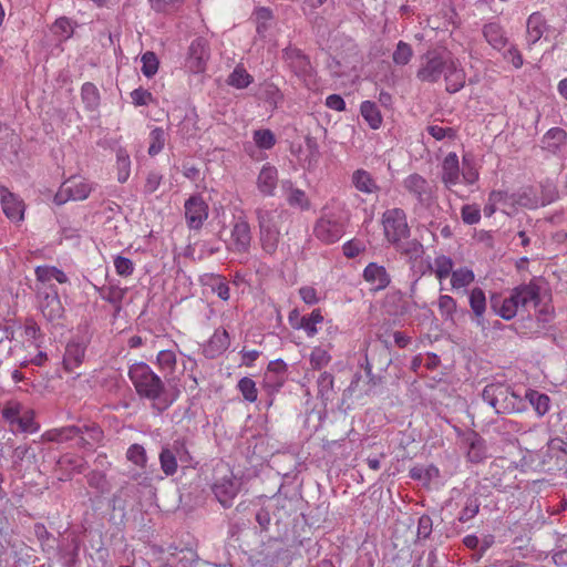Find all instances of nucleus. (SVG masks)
Wrapping results in <instances>:
<instances>
[{"label": "nucleus", "instance_id": "1", "mask_svg": "<svg viewBox=\"0 0 567 567\" xmlns=\"http://www.w3.org/2000/svg\"><path fill=\"white\" fill-rule=\"evenodd\" d=\"M128 378L137 395L151 402L156 413H163L178 399L179 391L167 389L164 381L145 362H135L128 368Z\"/></svg>", "mask_w": 567, "mask_h": 567}, {"label": "nucleus", "instance_id": "2", "mask_svg": "<svg viewBox=\"0 0 567 567\" xmlns=\"http://www.w3.org/2000/svg\"><path fill=\"white\" fill-rule=\"evenodd\" d=\"M383 234L388 243L405 256L416 257L422 251L423 246L417 240L404 243L410 237V226L406 214L402 208L393 207L383 212L381 217Z\"/></svg>", "mask_w": 567, "mask_h": 567}, {"label": "nucleus", "instance_id": "3", "mask_svg": "<svg viewBox=\"0 0 567 567\" xmlns=\"http://www.w3.org/2000/svg\"><path fill=\"white\" fill-rule=\"evenodd\" d=\"M349 224L348 213L341 207H324L313 226L315 237L324 245L339 241Z\"/></svg>", "mask_w": 567, "mask_h": 567}, {"label": "nucleus", "instance_id": "4", "mask_svg": "<svg viewBox=\"0 0 567 567\" xmlns=\"http://www.w3.org/2000/svg\"><path fill=\"white\" fill-rule=\"evenodd\" d=\"M539 301V291L536 286L525 285L513 290L508 298L499 300L498 297L491 298L492 309L504 320L513 319L519 309L536 307Z\"/></svg>", "mask_w": 567, "mask_h": 567}, {"label": "nucleus", "instance_id": "5", "mask_svg": "<svg viewBox=\"0 0 567 567\" xmlns=\"http://www.w3.org/2000/svg\"><path fill=\"white\" fill-rule=\"evenodd\" d=\"M482 398L498 414L520 412L524 409L522 398L508 385L502 383L487 384L482 392Z\"/></svg>", "mask_w": 567, "mask_h": 567}, {"label": "nucleus", "instance_id": "6", "mask_svg": "<svg viewBox=\"0 0 567 567\" xmlns=\"http://www.w3.org/2000/svg\"><path fill=\"white\" fill-rule=\"evenodd\" d=\"M210 59V47L205 38L194 39L187 50L185 69L192 74H202Z\"/></svg>", "mask_w": 567, "mask_h": 567}, {"label": "nucleus", "instance_id": "7", "mask_svg": "<svg viewBox=\"0 0 567 567\" xmlns=\"http://www.w3.org/2000/svg\"><path fill=\"white\" fill-rule=\"evenodd\" d=\"M92 192L91 184L81 176H73L66 179L54 196L56 205H63L69 200H84Z\"/></svg>", "mask_w": 567, "mask_h": 567}, {"label": "nucleus", "instance_id": "8", "mask_svg": "<svg viewBox=\"0 0 567 567\" xmlns=\"http://www.w3.org/2000/svg\"><path fill=\"white\" fill-rule=\"evenodd\" d=\"M284 58L296 75L302 79L308 89H312L317 85L316 74L310 61L300 50L295 48L286 49Z\"/></svg>", "mask_w": 567, "mask_h": 567}, {"label": "nucleus", "instance_id": "9", "mask_svg": "<svg viewBox=\"0 0 567 567\" xmlns=\"http://www.w3.org/2000/svg\"><path fill=\"white\" fill-rule=\"evenodd\" d=\"M449 60L436 51H429L421 58V65L416 76L422 82L435 83L445 71Z\"/></svg>", "mask_w": 567, "mask_h": 567}, {"label": "nucleus", "instance_id": "10", "mask_svg": "<svg viewBox=\"0 0 567 567\" xmlns=\"http://www.w3.org/2000/svg\"><path fill=\"white\" fill-rule=\"evenodd\" d=\"M250 245V225L245 217H238L233 224L230 237L227 241V249L235 254H246L249 251Z\"/></svg>", "mask_w": 567, "mask_h": 567}, {"label": "nucleus", "instance_id": "11", "mask_svg": "<svg viewBox=\"0 0 567 567\" xmlns=\"http://www.w3.org/2000/svg\"><path fill=\"white\" fill-rule=\"evenodd\" d=\"M186 224L189 229L199 230L208 218V205L198 195L190 196L184 204Z\"/></svg>", "mask_w": 567, "mask_h": 567}, {"label": "nucleus", "instance_id": "12", "mask_svg": "<svg viewBox=\"0 0 567 567\" xmlns=\"http://www.w3.org/2000/svg\"><path fill=\"white\" fill-rule=\"evenodd\" d=\"M212 491L220 505L227 508L233 505L235 497L239 493L240 483H238L233 473L229 472L227 475L214 482Z\"/></svg>", "mask_w": 567, "mask_h": 567}, {"label": "nucleus", "instance_id": "13", "mask_svg": "<svg viewBox=\"0 0 567 567\" xmlns=\"http://www.w3.org/2000/svg\"><path fill=\"white\" fill-rule=\"evenodd\" d=\"M0 203L7 218L17 223L23 220L25 209L23 200L6 186H0Z\"/></svg>", "mask_w": 567, "mask_h": 567}, {"label": "nucleus", "instance_id": "14", "mask_svg": "<svg viewBox=\"0 0 567 567\" xmlns=\"http://www.w3.org/2000/svg\"><path fill=\"white\" fill-rule=\"evenodd\" d=\"M362 277L373 292L384 290L391 282V276L385 267L377 262L368 264L363 269Z\"/></svg>", "mask_w": 567, "mask_h": 567}, {"label": "nucleus", "instance_id": "15", "mask_svg": "<svg viewBox=\"0 0 567 567\" xmlns=\"http://www.w3.org/2000/svg\"><path fill=\"white\" fill-rule=\"evenodd\" d=\"M403 186L415 196L420 204H425L431 199L432 190L429 182L416 173L406 176L403 179Z\"/></svg>", "mask_w": 567, "mask_h": 567}, {"label": "nucleus", "instance_id": "16", "mask_svg": "<svg viewBox=\"0 0 567 567\" xmlns=\"http://www.w3.org/2000/svg\"><path fill=\"white\" fill-rule=\"evenodd\" d=\"M444 79L449 93H456L464 87L466 73L457 60L449 59L444 71Z\"/></svg>", "mask_w": 567, "mask_h": 567}, {"label": "nucleus", "instance_id": "17", "mask_svg": "<svg viewBox=\"0 0 567 567\" xmlns=\"http://www.w3.org/2000/svg\"><path fill=\"white\" fill-rule=\"evenodd\" d=\"M442 182L446 188L452 189L461 182V168L455 153H449L442 163Z\"/></svg>", "mask_w": 567, "mask_h": 567}, {"label": "nucleus", "instance_id": "18", "mask_svg": "<svg viewBox=\"0 0 567 567\" xmlns=\"http://www.w3.org/2000/svg\"><path fill=\"white\" fill-rule=\"evenodd\" d=\"M278 184V171L270 164H265L257 177V188L264 196H274Z\"/></svg>", "mask_w": 567, "mask_h": 567}, {"label": "nucleus", "instance_id": "19", "mask_svg": "<svg viewBox=\"0 0 567 567\" xmlns=\"http://www.w3.org/2000/svg\"><path fill=\"white\" fill-rule=\"evenodd\" d=\"M40 309L50 321L62 318L64 308L54 287H51V292H48L40 301Z\"/></svg>", "mask_w": 567, "mask_h": 567}, {"label": "nucleus", "instance_id": "20", "mask_svg": "<svg viewBox=\"0 0 567 567\" xmlns=\"http://www.w3.org/2000/svg\"><path fill=\"white\" fill-rule=\"evenodd\" d=\"M85 357V346L79 341H70L65 347L63 355V367L68 372H73L79 368Z\"/></svg>", "mask_w": 567, "mask_h": 567}, {"label": "nucleus", "instance_id": "21", "mask_svg": "<svg viewBox=\"0 0 567 567\" xmlns=\"http://www.w3.org/2000/svg\"><path fill=\"white\" fill-rule=\"evenodd\" d=\"M467 445L466 457L472 463H481L487 457L485 441L475 432L470 433L464 439Z\"/></svg>", "mask_w": 567, "mask_h": 567}, {"label": "nucleus", "instance_id": "22", "mask_svg": "<svg viewBox=\"0 0 567 567\" xmlns=\"http://www.w3.org/2000/svg\"><path fill=\"white\" fill-rule=\"evenodd\" d=\"M286 217V213L278 209H260L257 213L259 229L278 230Z\"/></svg>", "mask_w": 567, "mask_h": 567}, {"label": "nucleus", "instance_id": "23", "mask_svg": "<svg viewBox=\"0 0 567 567\" xmlns=\"http://www.w3.org/2000/svg\"><path fill=\"white\" fill-rule=\"evenodd\" d=\"M470 307L473 311L475 321L478 326L484 324V315L486 312V297L482 288L475 287L468 296Z\"/></svg>", "mask_w": 567, "mask_h": 567}, {"label": "nucleus", "instance_id": "24", "mask_svg": "<svg viewBox=\"0 0 567 567\" xmlns=\"http://www.w3.org/2000/svg\"><path fill=\"white\" fill-rule=\"evenodd\" d=\"M566 132L560 127H553L543 136L542 145L544 150L556 154L560 152L561 147L566 144Z\"/></svg>", "mask_w": 567, "mask_h": 567}, {"label": "nucleus", "instance_id": "25", "mask_svg": "<svg viewBox=\"0 0 567 567\" xmlns=\"http://www.w3.org/2000/svg\"><path fill=\"white\" fill-rule=\"evenodd\" d=\"M282 188L287 189L286 199L291 207L299 208L300 210L310 209V199L302 189L293 188L290 181L284 182Z\"/></svg>", "mask_w": 567, "mask_h": 567}, {"label": "nucleus", "instance_id": "26", "mask_svg": "<svg viewBox=\"0 0 567 567\" xmlns=\"http://www.w3.org/2000/svg\"><path fill=\"white\" fill-rule=\"evenodd\" d=\"M454 267V261L450 256L440 254L436 255L433 261L429 265L431 272L435 276V278L442 282L447 279Z\"/></svg>", "mask_w": 567, "mask_h": 567}, {"label": "nucleus", "instance_id": "27", "mask_svg": "<svg viewBox=\"0 0 567 567\" xmlns=\"http://www.w3.org/2000/svg\"><path fill=\"white\" fill-rule=\"evenodd\" d=\"M351 181L355 189L361 193L370 195L379 190L375 179L365 169L359 168L354 171Z\"/></svg>", "mask_w": 567, "mask_h": 567}, {"label": "nucleus", "instance_id": "28", "mask_svg": "<svg viewBox=\"0 0 567 567\" xmlns=\"http://www.w3.org/2000/svg\"><path fill=\"white\" fill-rule=\"evenodd\" d=\"M323 322V316L320 309H313L310 315L302 316L293 329H302L307 337L313 338L318 333V326Z\"/></svg>", "mask_w": 567, "mask_h": 567}, {"label": "nucleus", "instance_id": "29", "mask_svg": "<svg viewBox=\"0 0 567 567\" xmlns=\"http://www.w3.org/2000/svg\"><path fill=\"white\" fill-rule=\"evenodd\" d=\"M82 432V430L79 426H63L59 429H51L45 431L41 435V440L43 442H65L69 440H72Z\"/></svg>", "mask_w": 567, "mask_h": 567}, {"label": "nucleus", "instance_id": "30", "mask_svg": "<svg viewBox=\"0 0 567 567\" xmlns=\"http://www.w3.org/2000/svg\"><path fill=\"white\" fill-rule=\"evenodd\" d=\"M475 280L474 271L468 267H458L454 269L450 276V284L452 290L458 291L466 289Z\"/></svg>", "mask_w": 567, "mask_h": 567}, {"label": "nucleus", "instance_id": "31", "mask_svg": "<svg viewBox=\"0 0 567 567\" xmlns=\"http://www.w3.org/2000/svg\"><path fill=\"white\" fill-rule=\"evenodd\" d=\"M527 42L535 44L543 37L546 30V23L543 16L538 12L530 14L526 23Z\"/></svg>", "mask_w": 567, "mask_h": 567}, {"label": "nucleus", "instance_id": "32", "mask_svg": "<svg viewBox=\"0 0 567 567\" xmlns=\"http://www.w3.org/2000/svg\"><path fill=\"white\" fill-rule=\"evenodd\" d=\"M230 344V338L227 330H216L212 338L209 339L208 346L206 348V353L209 357H215L216 354L223 353L228 349Z\"/></svg>", "mask_w": 567, "mask_h": 567}, {"label": "nucleus", "instance_id": "33", "mask_svg": "<svg viewBox=\"0 0 567 567\" xmlns=\"http://www.w3.org/2000/svg\"><path fill=\"white\" fill-rule=\"evenodd\" d=\"M360 113L372 130L381 127L383 118L374 102L363 101L360 105Z\"/></svg>", "mask_w": 567, "mask_h": 567}, {"label": "nucleus", "instance_id": "34", "mask_svg": "<svg viewBox=\"0 0 567 567\" xmlns=\"http://www.w3.org/2000/svg\"><path fill=\"white\" fill-rule=\"evenodd\" d=\"M287 364L282 360L270 361L265 373V386H272L270 378L276 375V389H280L286 381Z\"/></svg>", "mask_w": 567, "mask_h": 567}, {"label": "nucleus", "instance_id": "35", "mask_svg": "<svg viewBox=\"0 0 567 567\" xmlns=\"http://www.w3.org/2000/svg\"><path fill=\"white\" fill-rule=\"evenodd\" d=\"M34 272L37 280L42 284L50 282L52 279L59 284H66L69 281L64 271L53 266H38Z\"/></svg>", "mask_w": 567, "mask_h": 567}, {"label": "nucleus", "instance_id": "36", "mask_svg": "<svg viewBox=\"0 0 567 567\" xmlns=\"http://www.w3.org/2000/svg\"><path fill=\"white\" fill-rule=\"evenodd\" d=\"M485 40L496 50H501L506 44V38L503 29L497 23H487L483 28Z\"/></svg>", "mask_w": 567, "mask_h": 567}, {"label": "nucleus", "instance_id": "37", "mask_svg": "<svg viewBox=\"0 0 567 567\" xmlns=\"http://www.w3.org/2000/svg\"><path fill=\"white\" fill-rule=\"evenodd\" d=\"M252 82V75L247 72L243 64L236 65L227 79V84L238 90L248 87Z\"/></svg>", "mask_w": 567, "mask_h": 567}, {"label": "nucleus", "instance_id": "38", "mask_svg": "<svg viewBox=\"0 0 567 567\" xmlns=\"http://www.w3.org/2000/svg\"><path fill=\"white\" fill-rule=\"evenodd\" d=\"M280 240V231L278 230H267V229H259V241L262 251L266 255L272 256L276 254L278 249Z\"/></svg>", "mask_w": 567, "mask_h": 567}, {"label": "nucleus", "instance_id": "39", "mask_svg": "<svg viewBox=\"0 0 567 567\" xmlns=\"http://www.w3.org/2000/svg\"><path fill=\"white\" fill-rule=\"evenodd\" d=\"M116 178L118 183H125L131 175V158L127 151L120 147L116 151Z\"/></svg>", "mask_w": 567, "mask_h": 567}, {"label": "nucleus", "instance_id": "40", "mask_svg": "<svg viewBox=\"0 0 567 567\" xmlns=\"http://www.w3.org/2000/svg\"><path fill=\"white\" fill-rule=\"evenodd\" d=\"M255 22H256V31L261 37L265 38L268 30L271 27L272 21V11L268 8L260 7L257 8L254 12Z\"/></svg>", "mask_w": 567, "mask_h": 567}, {"label": "nucleus", "instance_id": "41", "mask_svg": "<svg viewBox=\"0 0 567 567\" xmlns=\"http://www.w3.org/2000/svg\"><path fill=\"white\" fill-rule=\"evenodd\" d=\"M82 432L79 434L84 446L93 447L103 440V431L96 424L84 425L80 427Z\"/></svg>", "mask_w": 567, "mask_h": 567}, {"label": "nucleus", "instance_id": "42", "mask_svg": "<svg viewBox=\"0 0 567 567\" xmlns=\"http://www.w3.org/2000/svg\"><path fill=\"white\" fill-rule=\"evenodd\" d=\"M24 410L25 406L22 403L16 400H10L4 403L1 413L4 421L8 422L13 430Z\"/></svg>", "mask_w": 567, "mask_h": 567}, {"label": "nucleus", "instance_id": "43", "mask_svg": "<svg viewBox=\"0 0 567 567\" xmlns=\"http://www.w3.org/2000/svg\"><path fill=\"white\" fill-rule=\"evenodd\" d=\"M156 364L164 374H173L177 364L176 353L173 350H161L156 357Z\"/></svg>", "mask_w": 567, "mask_h": 567}, {"label": "nucleus", "instance_id": "44", "mask_svg": "<svg viewBox=\"0 0 567 567\" xmlns=\"http://www.w3.org/2000/svg\"><path fill=\"white\" fill-rule=\"evenodd\" d=\"M331 361V354L328 349L317 346L313 347L310 355H309V362L311 365V369L313 370H321L326 368Z\"/></svg>", "mask_w": 567, "mask_h": 567}, {"label": "nucleus", "instance_id": "45", "mask_svg": "<svg viewBox=\"0 0 567 567\" xmlns=\"http://www.w3.org/2000/svg\"><path fill=\"white\" fill-rule=\"evenodd\" d=\"M525 398L529 401V403L535 409L536 413L539 416L546 414L549 410V398L546 394L539 393L535 390H527L525 393Z\"/></svg>", "mask_w": 567, "mask_h": 567}, {"label": "nucleus", "instance_id": "46", "mask_svg": "<svg viewBox=\"0 0 567 567\" xmlns=\"http://www.w3.org/2000/svg\"><path fill=\"white\" fill-rule=\"evenodd\" d=\"M34 417V411L25 408L14 426L18 431L23 433H35L39 431L40 425L35 422Z\"/></svg>", "mask_w": 567, "mask_h": 567}, {"label": "nucleus", "instance_id": "47", "mask_svg": "<svg viewBox=\"0 0 567 567\" xmlns=\"http://www.w3.org/2000/svg\"><path fill=\"white\" fill-rule=\"evenodd\" d=\"M237 389L241 393L245 401L249 403H254L257 401L258 390L256 386V382L252 379L248 377L241 378L237 383Z\"/></svg>", "mask_w": 567, "mask_h": 567}, {"label": "nucleus", "instance_id": "48", "mask_svg": "<svg viewBox=\"0 0 567 567\" xmlns=\"http://www.w3.org/2000/svg\"><path fill=\"white\" fill-rule=\"evenodd\" d=\"M159 464H161V470L167 476H172L177 472V468H178L177 457L166 446H164L159 453Z\"/></svg>", "mask_w": 567, "mask_h": 567}, {"label": "nucleus", "instance_id": "49", "mask_svg": "<svg viewBox=\"0 0 567 567\" xmlns=\"http://www.w3.org/2000/svg\"><path fill=\"white\" fill-rule=\"evenodd\" d=\"M148 138V154L151 156L159 154L163 151L166 142L165 131L162 127H155L151 131Z\"/></svg>", "mask_w": 567, "mask_h": 567}, {"label": "nucleus", "instance_id": "50", "mask_svg": "<svg viewBox=\"0 0 567 567\" xmlns=\"http://www.w3.org/2000/svg\"><path fill=\"white\" fill-rule=\"evenodd\" d=\"M437 307L441 317L444 320H453L456 311V301L449 295H441L437 300Z\"/></svg>", "mask_w": 567, "mask_h": 567}, {"label": "nucleus", "instance_id": "51", "mask_svg": "<svg viewBox=\"0 0 567 567\" xmlns=\"http://www.w3.org/2000/svg\"><path fill=\"white\" fill-rule=\"evenodd\" d=\"M127 292L126 288H122L116 285L109 286L103 290L102 298L112 303L115 307H120L123 299L125 298V295Z\"/></svg>", "mask_w": 567, "mask_h": 567}, {"label": "nucleus", "instance_id": "52", "mask_svg": "<svg viewBox=\"0 0 567 567\" xmlns=\"http://www.w3.org/2000/svg\"><path fill=\"white\" fill-rule=\"evenodd\" d=\"M51 30L53 34L56 35L60 40H66L73 34L72 22L65 17L56 19Z\"/></svg>", "mask_w": 567, "mask_h": 567}, {"label": "nucleus", "instance_id": "53", "mask_svg": "<svg viewBox=\"0 0 567 567\" xmlns=\"http://www.w3.org/2000/svg\"><path fill=\"white\" fill-rule=\"evenodd\" d=\"M141 62H142V73L146 78H152L157 73L159 62L154 52H152V51L145 52L141 58Z\"/></svg>", "mask_w": 567, "mask_h": 567}, {"label": "nucleus", "instance_id": "54", "mask_svg": "<svg viewBox=\"0 0 567 567\" xmlns=\"http://www.w3.org/2000/svg\"><path fill=\"white\" fill-rule=\"evenodd\" d=\"M254 142L261 150H270L276 144V137L270 130H257L254 132Z\"/></svg>", "mask_w": 567, "mask_h": 567}, {"label": "nucleus", "instance_id": "55", "mask_svg": "<svg viewBox=\"0 0 567 567\" xmlns=\"http://www.w3.org/2000/svg\"><path fill=\"white\" fill-rule=\"evenodd\" d=\"M126 457L130 462L136 466L145 467L147 463V456L145 449L140 444H132L126 452Z\"/></svg>", "mask_w": 567, "mask_h": 567}, {"label": "nucleus", "instance_id": "56", "mask_svg": "<svg viewBox=\"0 0 567 567\" xmlns=\"http://www.w3.org/2000/svg\"><path fill=\"white\" fill-rule=\"evenodd\" d=\"M413 55L412 48L409 43L400 41L393 52V61L395 64L405 65L410 62Z\"/></svg>", "mask_w": 567, "mask_h": 567}, {"label": "nucleus", "instance_id": "57", "mask_svg": "<svg viewBox=\"0 0 567 567\" xmlns=\"http://www.w3.org/2000/svg\"><path fill=\"white\" fill-rule=\"evenodd\" d=\"M480 511V502L477 497L467 498L465 506L460 513L458 520L462 523H466L474 518Z\"/></svg>", "mask_w": 567, "mask_h": 567}, {"label": "nucleus", "instance_id": "58", "mask_svg": "<svg viewBox=\"0 0 567 567\" xmlns=\"http://www.w3.org/2000/svg\"><path fill=\"white\" fill-rule=\"evenodd\" d=\"M151 7L156 12H173L177 10L184 2V0H148Z\"/></svg>", "mask_w": 567, "mask_h": 567}, {"label": "nucleus", "instance_id": "59", "mask_svg": "<svg viewBox=\"0 0 567 567\" xmlns=\"http://www.w3.org/2000/svg\"><path fill=\"white\" fill-rule=\"evenodd\" d=\"M462 220L467 225H475L481 220V209L477 205H464L461 209Z\"/></svg>", "mask_w": 567, "mask_h": 567}, {"label": "nucleus", "instance_id": "60", "mask_svg": "<svg viewBox=\"0 0 567 567\" xmlns=\"http://www.w3.org/2000/svg\"><path fill=\"white\" fill-rule=\"evenodd\" d=\"M114 268L118 276L130 277L134 272V262L130 258L116 256L114 258Z\"/></svg>", "mask_w": 567, "mask_h": 567}, {"label": "nucleus", "instance_id": "61", "mask_svg": "<svg viewBox=\"0 0 567 567\" xmlns=\"http://www.w3.org/2000/svg\"><path fill=\"white\" fill-rule=\"evenodd\" d=\"M364 250L365 245L363 241L355 238L348 240L342 245V252L349 259L358 257Z\"/></svg>", "mask_w": 567, "mask_h": 567}, {"label": "nucleus", "instance_id": "62", "mask_svg": "<svg viewBox=\"0 0 567 567\" xmlns=\"http://www.w3.org/2000/svg\"><path fill=\"white\" fill-rule=\"evenodd\" d=\"M132 103L135 106H146L154 101L153 94L143 87H137L131 92Z\"/></svg>", "mask_w": 567, "mask_h": 567}, {"label": "nucleus", "instance_id": "63", "mask_svg": "<svg viewBox=\"0 0 567 567\" xmlns=\"http://www.w3.org/2000/svg\"><path fill=\"white\" fill-rule=\"evenodd\" d=\"M461 176L463 178V182L467 185H472L476 183L478 179L477 169L474 167V165L466 156H463V168L461 172Z\"/></svg>", "mask_w": 567, "mask_h": 567}, {"label": "nucleus", "instance_id": "64", "mask_svg": "<svg viewBox=\"0 0 567 567\" xmlns=\"http://www.w3.org/2000/svg\"><path fill=\"white\" fill-rule=\"evenodd\" d=\"M262 99L270 104L277 105L282 100V94L274 83H265L262 87Z\"/></svg>", "mask_w": 567, "mask_h": 567}]
</instances>
